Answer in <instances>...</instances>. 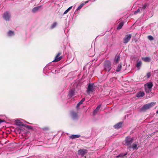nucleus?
Returning a JSON list of instances; mask_svg holds the SVG:
<instances>
[{"label": "nucleus", "instance_id": "nucleus-1", "mask_svg": "<svg viewBox=\"0 0 158 158\" xmlns=\"http://www.w3.org/2000/svg\"><path fill=\"white\" fill-rule=\"evenodd\" d=\"M156 102H151L150 103L144 105L140 109L141 111H144L148 110L155 105Z\"/></svg>", "mask_w": 158, "mask_h": 158}, {"label": "nucleus", "instance_id": "nucleus-2", "mask_svg": "<svg viewBox=\"0 0 158 158\" xmlns=\"http://www.w3.org/2000/svg\"><path fill=\"white\" fill-rule=\"evenodd\" d=\"M134 140L133 138L130 136H127L125 139V145L127 146H130L133 142Z\"/></svg>", "mask_w": 158, "mask_h": 158}, {"label": "nucleus", "instance_id": "nucleus-3", "mask_svg": "<svg viewBox=\"0 0 158 158\" xmlns=\"http://www.w3.org/2000/svg\"><path fill=\"white\" fill-rule=\"evenodd\" d=\"M104 67L106 71L108 72L111 70V62L109 60H106L105 61Z\"/></svg>", "mask_w": 158, "mask_h": 158}, {"label": "nucleus", "instance_id": "nucleus-4", "mask_svg": "<svg viewBox=\"0 0 158 158\" xmlns=\"http://www.w3.org/2000/svg\"><path fill=\"white\" fill-rule=\"evenodd\" d=\"M3 19L6 21H9L11 18V15L8 11H6L3 15Z\"/></svg>", "mask_w": 158, "mask_h": 158}, {"label": "nucleus", "instance_id": "nucleus-5", "mask_svg": "<svg viewBox=\"0 0 158 158\" xmlns=\"http://www.w3.org/2000/svg\"><path fill=\"white\" fill-rule=\"evenodd\" d=\"M94 89V84H89L87 89L86 92L88 94H89L91 92H93Z\"/></svg>", "mask_w": 158, "mask_h": 158}, {"label": "nucleus", "instance_id": "nucleus-6", "mask_svg": "<svg viewBox=\"0 0 158 158\" xmlns=\"http://www.w3.org/2000/svg\"><path fill=\"white\" fill-rule=\"evenodd\" d=\"M131 34L126 35L123 39V43L125 44L127 43L131 39Z\"/></svg>", "mask_w": 158, "mask_h": 158}, {"label": "nucleus", "instance_id": "nucleus-7", "mask_svg": "<svg viewBox=\"0 0 158 158\" xmlns=\"http://www.w3.org/2000/svg\"><path fill=\"white\" fill-rule=\"evenodd\" d=\"M61 54V52H59L56 56L55 60H53L52 61L57 62L60 60L62 57V56H60Z\"/></svg>", "mask_w": 158, "mask_h": 158}, {"label": "nucleus", "instance_id": "nucleus-8", "mask_svg": "<svg viewBox=\"0 0 158 158\" xmlns=\"http://www.w3.org/2000/svg\"><path fill=\"white\" fill-rule=\"evenodd\" d=\"M71 116L73 119H76L78 118V116L77 112L72 111L71 112Z\"/></svg>", "mask_w": 158, "mask_h": 158}, {"label": "nucleus", "instance_id": "nucleus-9", "mask_svg": "<svg viewBox=\"0 0 158 158\" xmlns=\"http://www.w3.org/2000/svg\"><path fill=\"white\" fill-rule=\"evenodd\" d=\"M75 89L74 88H72L70 91L69 94H68V96L69 97H73L75 95Z\"/></svg>", "mask_w": 158, "mask_h": 158}, {"label": "nucleus", "instance_id": "nucleus-10", "mask_svg": "<svg viewBox=\"0 0 158 158\" xmlns=\"http://www.w3.org/2000/svg\"><path fill=\"white\" fill-rule=\"evenodd\" d=\"M138 144V142H136L134 143L131 146H129L128 147L129 149L132 148L133 149H135L137 148V145Z\"/></svg>", "mask_w": 158, "mask_h": 158}, {"label": "nucleus", "instance_id": "nucleus-11", "mask_svg": "<svg viewBox=\"0 0 158 158\" xmlns=\"http://www.w3.org/2000/svg\"><path fill=\"white\" fill-rule=\"evenodd\" d=\"M15 123L16 125L19 126H24V124L20 120L17 119L15 121Z\"/></svg>", "mask_w": 158, "mask_h": 158}, {"label": "nucleus", "instance_id": "nucleus-12", "mask_svg": "<svg viewBox=\"0 0 158 158\" xmlns=\"http://www.w3.org/2000/svg\"><path fill=\"white\" fill-rule=\"evenodd\" d=\"M86 152L87 150L85 149L79 150L78 152V154L82 156H83L85 153H86Z\"/></svg>", "mask_w": 158, "mask_h": 158}, {"label": "nucleus", "instance_id": "nucleus-13", "mask_svg": "<svg viewBox=\"0 0 158 158\" xmlns=\"http://www.w3.org/2000/svg\"><path fill=\"white\" fill-rule=\"evenodd\" d=\"M123 122H120L118 123L117 124H115V125H114V127L115 128H117V129L121 127L122 125L123 124Z\"/></svg>", "mask_w": 158, "mask_h": 158}, {"label": "nucleus", "instance_id": "nucleus-14", "mask_svg": "<svg viewBox=\"0 0 158 158\" xmlns=\"http://www.w3.org/2000/svg\"><path fill=\"white\" fill-rule=\"evenodd\" d=\"M81 135H72L69 136V138L72 139L79 138Z\"/></svg>", "mask_w": 158, "mask_h": 158}, {"label": "nucleus", "instance_id": "nucleus-15", "mask_svg": "<svg viewBox=\"0 0 158 158\" xmlns=\"http://www.w3.org/2000/svg\"><path fill=\"white\" fill-rule=\"evenodd\" d=\"M57 25V23L56 22H54L51 25L50 27V28L52 29L56 27Z\"/></svg>", "mask_w": 158, "mask_h": 158}, {"label": "nucleus", "instance_id": "nucleus-16", "mask_svg": "<svg viewBox=\"0 0 158 158\" xmlns=\"http://www.w3.org/2000/svg\"><path fill=\"white\" fill-rule=\"evenodd\" d=\"M144 95L145 94L143 92H140L137 94L136 96L138 98H139L143 97Z\"/></svg>", "mask_w": 158, "mask_h": 158}, {"label": "nucleus", "instance_id": "nucleus-17", "mask_svg": "<svg viewBox=\"0 0 158 158\" xmlns=\"http://www.w3.org/2000/svg\"><path fill=\"white\" fill-rule=\"evenodd\" d=\"M146 86L147 88H148L151 89V88L153 86L152 83L151 82H149L147 83L145 85V86Z\"/></svg>", "mask_w": 158, "mask_h": 158}, {"label": "nucleus", "instance_id": "nucleus-18", "mask_svg": "<svg viewBox=\"0 0 158 158\" xmlns=\"http://www.w3.org/2000/svg\"><path fill=\"white\" fill-rule=\"evenodd\" d=\"M42 6H36L34 7L32 10V11L33 13H35Z\"/></svg>", "mask_w": 158, "mask_h": 158}, {"label": "nucleus", "instance_id": "nucleus-19", "mask_svg": "<svg viewBox=\"0 0 158 158\" xmlns=\"http://www.w3.org/2000/svg\"><path fill=\"white\" fill-rule=\"evenodd\" d=\"M15 34L13 31H9L7 33V35L9 37H12Z\"/></svg>", "mask_w": 158, "mask_h": 158}, {"label": "nucleus", "instance_id": "nucleus-20", "mask_svg": "<svg viewBox=\"0 0 158 158\" xmlns=\"http://www.w3.org/2000/svg\"><path fill=\"white\" fill-rule=\"evenodd\" d=\"M101 107V105H99L93 111V114L95 115L97 112L100 109Z\"/></svg>", "mask_w": 158, "mask_h": 158}, {"label": "nucleus", "instance_id": "nucleus-21", "mask_svg": "<svg viewBox=\"0 0 158 158\" xmlns=\"http://www.w3.org/2000/svg\"><path fill=\"white\" fill-rule=\"evenodd\" d=\"M142 60L145 62H149L151 60V59L149 57H143L142 58Z\"/></svg>", "mask_w": 158, "mask_h": 158}, {"label": "nucleus", "instance_id": "nucleus-22", "mask_svg": "<svg viewBox=\"0 0 158 158\" xmlns=\"http://www.w3.org/2000/svg\"><path fill=\"white\" fill-rule=\"evenodd\" d=\"M85 98H83L82 99V100L77 104V108H78L79 107V106L82 104L83 102L85 101Z\"/></svg>", "mask_w": 158, "mask_h": 158}, {"label": "nucleus", "instance_id": "nucleus-23", "mask_svg": "<svg viewBox=\"0 0 158 158\" xmlns=\"http://www.w3.org/2000/svg\"><path fill=\"white\" fill-rule=\"evenodd\" d=\"M120 56H116L114 60V62L117 64L119 60Z\"/></svg>", "mask_w": 158, "mask_h": 158}, {"label": "nucleus", "instance_id": "nucleus-24", "mask_svg": "<svg viewBox=\"0 0 158 158\" xmlns=\"http://www.w3.org/2000/svg\"><path fill=\"white\" fill-rule=\"evenodd\" d=\"M122 68V65L121 64H119L118 65V67L116 70V71L117 72H119L121 70Z\"/></svg>", "mask_w": 158, "mask_h": 158}, {"label": "nucleus", "instance_id": "nucleus-25", "mask_svg": "<svg viewBox=\"0 0 158 158\" xmlns=\"http://www.w3.org/2000/svg\"><path fill=\"white\" fill-rule=\"evenodd\" d=\"M84 5V3H81V4L78 7L77 10L75 11V12H76L77 11L79 10H80L81 8Z\"/></svg>", "mask_w": 158, "mask_h": 158}, {"label": "nucleus", "instance_id": "nucleus-26", "mask_svg": "<svg viewBox=\"0 0 158 158\" xmlns=\"http://www.w3.org/2000/svg\"><path fill=\"white\" fill-rule=\"evenodd\" d=\"M123 22H121V23H120L117 27V29H120L122 27H123Z\"/></svg>", "mask_w": 158, "mask_h": 158}, {"label": "nucleus", "instance_id": "nucleus-27", "mask_svg": "<svg viewBox=\"0 0 158 158\" xmlns=\"http://www.w3.org/2000/svg\"><path fill=\"white\" fill-rule=\"evenodd\" d=\"M142 64V62L141 61H138L136 64V67L138 68L139 69V67L141 66Z\"/></svg>", "mask_w": 158, "mask_h": 158}, {"label": "nucleus", "instance_id": "nucleus-28", "mask_svg": "<svg viewBox=\"0 0 158 158\" xmlns=\"http://www.w3.org/2000/svg\"><path fill=\"white\" fill-rule=\"evenodd\" d=\"M72 6H71L68 8L64 13V14H67L72 8Z\"/></svg>", "mask_w": 158, "mask_h": 158}, {"label": "nucleus", "instance_id": "nucleus-29", "mask_svg": "<svg viewBox=\"0 0 158 158\" xmlns=\"http://www.w3.org/2000/svg\"><path fill=\"white\" fill-rule=\"evenodd\" d=\"M145 90L146 93H149L151 91V89L148 88H147V87H146V86H145Z\"/></svg>", "mask_w": 158, "mask_h": 158}, {"label": "nucleus", "instance_id": "nucleus-30", "mask_svg": "<svg viewBox=\"0 0 158 158\" xmlns=\"http://www.w3.org/2000/svg\"><path fill=\"white\" fill-rule=\"evenodd\" d=\"M23 127H24L29 129H32V127L25 124Z\"/></svg>", "mask_w": 158, "mask_h": 158}, {"label": "nucleus", "instance_id": "nucleus-31", "mask_svg": "<svg viewBox=\"0 0 158 158\" xmlns=\"http://www.w3.org/2000/svg\"><path fill=\"white\" fill-rule=\"evenodd\" d=\"M60 70H55V71L54 72L53 70L52 71V73H55V74H56V73H60Z\"/></svg>", "mask_w": 158, "mask_h": 158}, {"label": "nucleus", "instance_id": "nucleus-32", "mask_svg": "<svg viewBox=\"0 0 158 158\" xmlns=\"http://www.w3.org/2000/svg\"><path fill=\"white\" fill-rule=\"evenodd\" d=\"M148 38L149 40H153L154 39L153 37L151 35H149L148 36Z\"/></svg>", "mask_w": 158, "mask_h": 158}, {"label": "nucleus", "instance_id": "nucleus-33", "mask_svg": "<svg viewBox=\"0 0 158 158\" xmlns=\"http://www.w3.org/2000/svg\"><path fill=\"white\" fill-rule=\"evenodd\" d=\"M139 12L140 9H138L134 11V13L135 14H136L137 13Z\"/></svg>", "mask_w": 158, "mask_h": 158}, {"label": "nucleus", "instance_id": "nucleus-34", "mask_svg": "<svg viewBox=\"0 0 158 158\" xmlns=\"http://www.w3.org/2000/svg\"><path fill=\"white\" fill-rule=\"evenodd\" d=\"M146 8V6L145 5H143L141 7V9L143 10H144Z\"/></svg>", "mask_w": 158, "mask_h": 158}, {"label": "nucleus", "instance_id": "nucleus-35", "mask_svg": "<svg viewBox=\"0 0 158 158\" xmlns=\"http://www.w3.org/2000/svg\"><path fill=\"white\" fill-rule=\"evenodd\" d=\"M147 76H148V78H149L150 77V73H148L147 74Z\"/></svg>", "mask_w": 158, "mask_h": 158}, {"label": "nucleus", "instance_id": "nucleus-36", "mask_svg": "<svg viewBox=\"0 0 158 158\" xmlns=\"http://www.w3.org/2000/svg\"><path fill=\"white\" fill-rule=\"evenodd\" d=\"M47 68H47V67H45L44 68L43 71H45L46 70H47Z\"/></svg>", "mask_w": 158, "mask_h": 158}, {"label": "nucleus", "instance_id": "nucleus-37", "mask_svg": "<svg viewBox=\"0 0 158 158\" xmlns=\"http://www.w3.org/2000/svg\"><path fill=\"white\" fill-rule=\"evenodd\" d=\"M44 129L45 130H48V127H46V128H44Z\"/></svg>", "mask_w": 158, "mask_h": 158}, {"label": "nucleus", "instance_id": "nucleus-38", "mask_svg": "<svg viewBox=\"0 0 158 158\" xmlns=\"http://www.w3.org/2000/svg\"><path fill=\"white\" fill-rule=\"evenodd\" d=\"M4 122V121L0 119V123H2V122Z\"/></svg>", "mask_w": 158, "mask_h": 158}, {"label": "nucleus", "instance_id": "nucleus-39", "mask_svg": "<svg viewBox=\"0 0 158 158\" xmlns=\"http://www.w3.org/2000/svg\"><path fill=\"white\" fill-rule=\"evenodd\" d=\"M88 2H89V1H85V4H86V3H88Z\"/></svg>", "mask_w": 158, "mask_h": 158}, {"label": "nucleus", "instance_id": "nucleus-40", "mask_svg": "<svg viewBox=\"0 0 158 158\" xmlns=\"http://www.w3.org/2000/svg\"><path fill=\"white\" fill-rule=\"evenodd\" d=\"M156 113L158 114V110L156 111Z\"/></svg>", "mask_w": 158, "mask_h": 158}]
</instances>
